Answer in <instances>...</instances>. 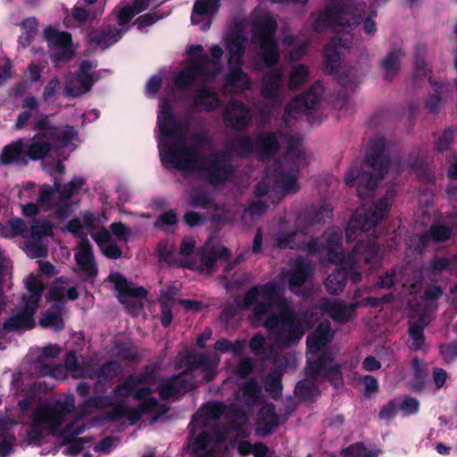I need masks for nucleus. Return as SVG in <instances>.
<instances>
[{
	"mask_svg": "<svg viewBox=\"0 0 457 457\" xmlns=\"http://www.w3.org/2000/svg\"><path fill=\"white\" fill-rule=\"evenodd\" d=\"M73 408L74 402L70 397L62 402L46 401L41 403L33 414L32 426L27 437L28 442L37 444L47 431L59 435L64 439L82 433L85 426L80 424V420H76L64 430L60 429L67 414Z\"/></svg>",
	"mask_w": 457,
	"mask_h": 457,
	"instance_id": "4",
	"label": "nucleus"
},
{
	"mask_svg": "<svg viewBox=\"0 0 457 457\" xmlns=\"http://www.w3.org/2000/svg\"><path fill=\"white\" fill-rule=\"evenodd\" d=\"M99 76L93 74H80L75 72L71 79L65 81L63 95L67 98H78L88 93Z\"/></svg>",
	"mask_w": 457,
	"mask_h": 457,
	"instance_id": "17",
	"label": "nucleus"
},
{
	"mask_svg": "<svg viewBox=\"0 0 457 457\" xmlns=\"http://www.w3.org/2000/svg\"><path fill=\"white\" fill-rule=\"evenodd\" d=\"M309 75L308 67L299 64L294 67L289 75L288 87L290 90H297L300 86L304 84Z\"/></svg>",
	"mask_w": 457,
	"mask_h": 457,
	"instance_id": "42",
	"label": "nucleus"
},
{
	"mask_svg": "<svg viewBox=\"0 0 457 457\" xmlns=\"http://www.w3.org/2000/svg\"><path fill=\"white\" fill-rule=\"evenodd\" d=\"M277 30V21L271 16H265L253 23V41L259 47L256 63L263 68H271L280 60L279 46L276 39Z\"/></svg>",
	"mask_w": 457,
	"mask_h": 457,
	"instance_id": "6",
	"label": "nucleus"
},
{
	"mask_svg": "<svg viewBox=\"0 0 457 457\" xmlns=\"http://www.w3.org/2000/svg\"><path fill=\"white\" fill-rule=\"evenodd\" d=\"M227 148L229 153L245 158L254 152V139L249 135L237 136L228 141Z\"/></svg>",
	"mask_w": 457,
	"mask_h": 457,
	"instance_id": "31",
	"label": "nucleus"
},
{
	"mask_svg": "<svg viewBox=\"0 0 457 457\" xmlns=\"http://www.w3.org/2000/svg\"><path fill=\"white\" fill-rule=\"evenodd\" d=\"M221 71L218 62H212L207 54H200L190 60L174 77V85L179 91H186L198 77L214 79Z\"/></svg>",
	"mask_w": 457,
	"mask_h": 457,
	"instance_id": "11",
	"label": "nucleus"
},
{
	"mask_svg": "<svg viewBox=\"0 0 457 457\" xmlns=\"http://www.w3.org/2000/svg\"><path fill=\"white\" fill-rule=\"evenodd\" d=\"M225 411V407L222 403H208L203 410V413L199 414L193 421V428L197 427L201 423L202 417H205L207 419L216 420L220 418Z\"/></svg>",
	"mask_w": 457,
	"mask_h": 457,
	"instance_id": "44",
	"label": "nucleus"
},
{
	"mask_svg": "<svg viewBox=\"0 0 457 457\" xmlns=\"http://www.w3.org/2000/svg\"><path fill=\"white\" fill-rule=\"evenodd\" d=\"M25 287L27 294L23 296L22 304L17 312L4 323V331L29 329L35 324L33 314L38 307L44 285L38 276L30 274L25 280Z\"/></svg>",
	"mask_w": 457,
	"mask_h": 457,
	"instance_id": "10",
	"label": "nucleus"
},
{
	"mask_svg": "<svg viewBox=\"0 0 457 457\" xmlns=\"http://www.w3.org/2000/svg\"><path fill=\"white\" fill-rule=\"evenodd\" d=\"M243 391V397L245 398L244 401L247 405H249L256 399V394L258 392L256 382L254 380H250L246 382L245 385L244 386Z\"/></svg>",
	"mask_w": 457,
	"mask_h": 457,
	"instance_id": "61",
	"label": "nucleus"
},
{
	"mask_svg": "<svg viewBox=\"0 0 457 457\" xmlns=\"http://www.w3.org/2000/svg\"><path fill=\"white\" fill-rule=\"evenodd\" d=\"M323 94V86L316 81L308 91L295 96L286 107L285 116H291L292 112H306L312 110L320 103Z\"/></svg>",
	"mask_w": 457,
	"mask_h": 457,
	"instance_id": "16",
	"label": "nucleus"
},
{
	"mask_svg": "<svg viewBox=\"0 0 457 457\" xmlns=\"http://www.w3.org/2000/svg\"><path fill=\"white\" fill-rule=\"evenodd\" d=\"M86 179L82 177H74L71 181L64 185H61L54 178V186L51 187L44 184L38 190V195L36 200L46 201L52 200L54 190L59 192L60 198L58 200H70L74 195L78 194L79 190L86 185Z\"/></svg>",
	"mask_w": 457,
	"mask_h": 457,
	"instance_id": "15",
	"label": "nucleus"
},
{
	"mask_svg": "<svg viewBox=\"0 0 457 457\" xmlns=\"http://www.w3.org/2000/svg\"><path fill=\"white\" fill-rule=\"evenodd\" d=\"M157 126L158 149L162 165L179 171L196 170L200 160L199 147L188 143L183 134H179L187 126L177 119L173 107L167 99L162 100L160 104Z\"/></svg>",
	"mask_w": 457,
	"mask_h": 457,
	"instance_id": "2",
	"label": "nucleus"
},
{
	"mask_svg": "<svg viewBox=\"0 0 457 457\" xmlns=\"http://www.w3.org/2000/svg\"><path fill=\"white\" fill-rule=\"evenodd\" d=\"M364 160L365 166L370 170L353 164L345 175V185L350 187H356L360 200L370 197L388 172L391 158L386 153V140L384 137H376L370 140Z\"/></svg>",
	"mask_w": 457,
	"mask_h": 457,
	"instance_id": "3",
	"label": "nucleus"
},
{
	"mask_svg": "<svg viewBox=\"0 0 457 457\" xmlns=\"http://www.w3.org/2000/svg\"><path fill=\"white\" fill-rule=\"evenodd\" d=\"M37 193V185L33 182H28L22 188L19 189L18 196L20 199L36 200Z\"/></svg>",
	"mask_w": 457,
	"mask_h": 457,
	"instance_id": "62",
	"label": "nucleus"
},
{
	"mask_svg": "<svg viewBox=\"0 0 457 457\" xmlns=\"http://www.w3.org/2000/svg\"><path fill=\"white\" fill-rule=\"evenodd\" d=\"M220 6V0H195L191 13V23L201 22L200 16H213Z\"/></svg>",
	"mask_w": 457,
	"mask_h": 457,
	"instance_id": "32",
	"label": "nucleus"
},
{
	"mask_svg": "<svg viewBox=\"0 0 457 457\" xmlns=\"http://www.w3.org/2000/svg\"><path fill=\"white\" fill-rule=\"evenodd\" d=\"M40 325L46 328L59 331L64 328V322L59 312H48L40 319Z\"/></svg>",
	"mask_w": 457,
	"mask_h": 457,
	"instance_id": "47",
	"label": "nucleus"
},
{
	"mask_svg": "<svg viewBox=\"0 0 457 457\" xmlns=\"http://www.w3.org/2000/svg\"><path fill=\"white\" fill-rule=\"evenodd\" d=\"M428 82L433 87L434 92L428 96L424 106L430 113L436 114L439 112L444 104V85L436 82L432 77L428 78Z\"/></svg>",
	"mask_w": 457,
	"mask_h": 457,
	"instance_id": "36",
	"label": "nucleus"
},
{
	"mask_svg": "<svg viewBox=\"0 0 457 457\" xmlns=\"http://www.w3.org/2000/svg\"><path fill=\"white\" fill-rule=\"evenodd\" d=\"M61 81L57 77L52 78L45 86L42 99L46 103H54L60 89Z\"/></svg>",
	"mask_w": 457,
	"mask_h": 457,
	"instance_id": "48",
	"label": "nucleus"
},
{
	"mask_svg": "<svg viewBox=\"0 0 457 457\" xmlns=\"http://www.w3.org/2000/svg\"><path fill=\"white\" fill-rule=\"evenodd\" d=\"M50 235H52V227L47 222L31 228V237L34 240H41L44 237Z\"/></svg>",
	"mask_w": 457,
	"mask_h": 457,
	"instance_id": "60",
	"label": "nucleus"
},
{
	"mask_svg": "<svg viewBox=\"0 0 457 457\" xmlns=\"http://www.w3.org/2000/svg\"><path fill=\"white\" fill-rule=\"evenodd\" d=\"M106 220L104 216L99 217L85 212L82 217V222L78 219H73L68 222L66 228L69 232L79 237L83 235V228H87L106 257L118 259L121 256V250L112 239L109 231L104 228Z\"/></svg>",
	"mask_w": 457,
	"mask_h": 457,
	"instance_id": "9",
	"label": "nucleus"
},
{
	"mask_svg": "<svg viewBox=\"0 0 457 457\" xmlns=\"http://www.w3.org/2000/svg\"><path fill=\"white\" fill-rule=\"evenodd\" d=\"M38 23L35 17H28L21 23V34L19 37L18 42L23 48H27L37 35Z\"/></svg>",
	"mask_w": 457,
	"mask_h": 457,
	"instance_id": "38",
	"label": "nucleus"
},
{
	"mask_svg": "<svg viewBox=\"0 0 457 457\" xmlns=\"http://www.w3.org/2000/svg\"><path fill=\"white\" fill-rule=\"evenodd\" d=\"M245 307L254 304L253 323L259 326L266 318L264 327L278 348L298 342L310 328L306 317L293 312L281 298V289L270 283L261 288H253L244 300Z\"/></svg>",
	"mask_w": 457,
	"mask_h": 457,
	"instance_id": "1",
	"label": "nucleus"
},
{
	"mask_svg": "<svg viewBox=\"0 0 457 457\" xmlns=\"http://www.w3.org/2000/svg\"><path fill=\"white\" fill-rule=\"evenodd\" d=\"M454 129L452 128L445 129L442 135L436 142V149L437 152L443 153L450 148L453 142Z\"/></svg>",
	"mask_w": 457,
	"mask_h": 457,
	"instance_id": "52",
	"label": "nucleus"
},
{
	"mask_svg": "<svg viewBox=\"0 0 457 457\" xmlns=\"http://www.w3.org/2000/svg\"><path fill=\"white\" fill-rule=\"evenodd\" d=\"M44 32L46 38L53 44V47L72 46V37L70 32H60L51 27L46 28Z\"/></svg>",
	"mask_w": 457,
	"mask_h": 457,
	"instance_id": "41",
	"label": "nucleus"
},
{
	"mask_svg": "<svg viewBox=\"0 0 457 457\" xmlns=\"http://www.w3.org/2000/svg\"><path fill=\"white\" fill-rule=\"evenodd\" d=\"M386 206L384 202H364V204L357 209L346 229L349 240L353 239L355 229L368 231L375 227L385 217Z\"/></svg>",
	"mask_w": 457,
	"mask_h": 457,
	"instance_id": "13",
	"label": "nucleus"
},
{
	"mask_svg": "<svg viewBox=\"0 0 457 457\" xmlns=\"http://www.w3.org/2000/svg\"><path fill=\"white\" fill-rule=\"evenodd\" d=\"M259 430L262 435L272 431L278 425V418L274 412V407L267 404L260 411Z\"/></svg>",
	"mask_w": 457,
	"mask_h": 457,
	"instance_id": "40",
	"label": "nucleus"
},
{
	"mask_svg": "<svg viewBox=\"0 0 457 457\" xmlns=\"http://www.w3.org/2000/svg\"><path fill=\"white\" fill-rule=\"evenodd\" d=\"M229 72L225 78V82L230 87H240L242 89H247L250 87V81L245 72L243 71L244 63H228Z\"/></svg>",
	"mask_w": 457,
	"mask_h": 457,
	"instance_id": "35",
	"label": "nucleus"
},
{
	"mask_svg": "<svg viewBox=\"0 0 457 457\" xmlns=\"http://www.w3.org/2000/svg\"><path fill=\"white\" fill-rule=\"evenodd\" d=\"M189 375L184 373L170 379H166L158 385L159 395L162 398L172 396L181 389L187 390L189 387L182 385Z\"/></svg>",
	"mask_w": 457,
	"mask_h": 457,
	"instance_id": "37",
	"label": "nucleus"
},
{
	"mask_svg": "<svg viewBox=\"0 0 457 457\" xmlns=\"http://www.w3.org/2000/svg\"><path fill=\"white\" fill-rule=\"evenodd\" d=\"M177 215L173 211H169L162 214L155 222V226L162 229H168L177 223Z\"/></svg>",
	"mask_w": 457,
	"mask_h": 457,
	"instance_id": "57",
	"label": "nucleus"
},
{
	"mask_svg": "<svg viewBox=\"0 0 457 457\" xmlns=\"http://www.w3.org/2000/svg\"><path fill=\"white\" fill-rule=\"evenodd\" d=\"M109 280L114 284L120 302L124 304L128 310L134 313L141 308V300L146 296V291L144 287H136L129 284L126 279L118 273L111 274Z\"/></svg>",
	"mask_w": 457,
	"mask_h": 457,
	"instance_id": "14",
	"label": "nucleus"
},
{
	"mask_svg": "<svg viewBox=\"0 0 457 457\" xmlns=\"http://www.w3.org/2000/svg\"><path fill=\"white\" fill-rule=\"evenodd\" d=\"M135 15V10L130 5H125L118 12V24L120 26L127 25Z\"/></svg>",
	"mask_w": 457,
	"mask_h": 457,
	"instance_id": "64",
	"label": "nucleus"
},
{
	"mask_svg": "<svg viewBox=\"0 0 457 457\" xmlns=\"http://www.w3.org/2000/svg\"><path fill=\"white\" fill-rule=\"evenodd\" d=\"M279 148L278 133L276 131L261 132L254 139V152L262 161L272 159Z\"/></svg>",
	"mask_w": 457,
	"mask_h": 457,
	"instance_id": "18",
	"label": "nucleus"
},
{
	"mask_svg": "<svg viewBox=\"0 0 457 457\" xmlns=\"http://www.w3.org/2000/svg\"><path fill=\"white\" fill-rule=\"evenodd\" d=\"M27 255L30 258H39L46 254L47 249L43 245H37L34 243H27L25 247Z\"/></svg>",
	"mask_w": 457,
	"mask_h": 457,
	"instance_id": "63",
	"label": "nucleus"
},
{
	"mask_svg": "<svg viewBox=\"0 0 457 457\" xmlns=\"http://www.w3.org/2000/svg\"><path fill=\"white\" fill-rule=\"evenodd\" d=\"M238 450L242 454L252 452L255 457H271L272 455V453L263 444H256L252 445L247 442H244L240 444Z\"/></svg>",
	"mask_w": 457,
	"mask_h": 457,
	"instance_id": "49",
	"label": "nucleus"
},
{
	"mask_svg": "<svg viewBox=\"0 0 457 457\" xmlns=\"http://www.w3.org/2000/svg\"><path fill=\"white\" fill-rule=\"evenodd\" d=\"M193 104L197 110L211 112L218 109L221 102L218 93L213 88L202 86L196 89L193 96Z\"/></svg>",
	"mask_w": 457,
	"mask_h": 457,
	"instance_id": "21",
	"label": "nucleus"
},
{
	"mask_svg": "<svg viewBox=\"0 0 457 457\" xmlns=\"http://www.w3.org/2000/svg\"><path fill=\"white\" fill-rule=\"evenodd\" d=\"M307 276V270L304 267H303V265H300L290 276L289 274H283V279L286 277H289L288 279L290 289L297 293V287H299L305 281Z\"/></svg>",
	"mask_w": 457,
	"mask_h": 457,
	"instance_id": "50",
	"label": "nucleus"
},
{
	"mask_svg": "<svg viewBox=\"0 0 457 457\" xmlns=\"http://www.w3.org/2000/svg\"><path fill=\"white\" fill-rule=\"evenodd\" d=\"M426 55L427 46L421 43L417 44L414 50L413 80L415 82L422 80L431 73L426 62Z\"/></svg>",
	"mask_w": 457,
	"mask_h": 457,
	"instance_id": "33",
	"label": "nucleus"
},
{
	"mask_svg": "<svg viewBox=\"0 0 457 457\" xmlns=\"http://www.w3.org/2000/svg\"><path fill=\"white\" fill-rule=\"evenodd\" d=\"M403 55V53L402 50L393 49L382 60L381 68L385 71L386 79L390 80L398 73L400 69V58Z\"/></svg>",
	"mask_w": 457,
	"mask_h": 457,
	"instance_id": "39",
	"label": "nucleus"
},
{
	"mask_svg": "<svg viewBox=\"0 0 457 457\" xmlns=\"http://www.w3.org/2000/svg\"><path fill=\"white\" fill-rule=\"evenodd\" d=\"M29 161L25 154V144L19 138L4 145L0 153V164L9 166L12 164L28 165Z\"/></svg>",
	"mask_w": 457,
	"mask_h": 457,
	"instance_id": "20",
	"label": "nucleus"
},
{
	"mask_svg": "<svg viewBox=\"0 0 457 457\" xmlns=\"http://www.w3.org/2000/svg\"><path fill=\"white\" fill-rule=\"evenodd\" d=\"M422 328V326L412 324L409 328L410 344L411 346L415 350L420 349L424 343Z\"/></svg>",
	"mask_w": 457,
	"mask_h": 457,
	"instance_id": "53",
	"label": "nucleus"
},
{
	"mask_svg": "<svg viewBox=\"0 0 457 457\" xmlns=\"http://www.w3.org/2000/svg\"><path fill=\"white\" fill-rule=\"evenodd\" d=\"M75 54L72 46L69 47H53L50 58L55 65L71 61Z\"/></svg>",
	"mask_w": 457,
	"mask_h": 457,
	"instance_id": "46",
	"label": "nucleus"
},
{
	"mask_svg": "<svg viewBox=\"0 0 457 457\" xmlns=\"http://www.w3.org/2000/svg\"><path fill=\"white\" fill-rule=\"evenodd\" d=\"M280 183L285 193H295L298 190L297 177L293 173H282Z\"/></svg>",
	"mask_w": 457,
	"mask_h": 457,
	"instance_id": "55",
	"label": "nucleus"
},
{
	"mask_svg": "<svg viewBox=\"0 0 457 457\" xmlns=\"http://www.w3.org/2000/svg\"><path fill=\"white\" fill-rule=\"evenodd\" d=\"M75 260L80 270L88 277H95L97 274L92 245L87 239L82 238L79 242L75 253Z\"/></svg>",
	"mask_w": 457,
	"mask_h": 457,
	"instance_id": "22",
	"label": "nucleus"
},
{
	"mask_svg": "<svg viewBox=\"0 0 457 457\" xmlns=\"http://www.w3.org/2000/svg\"><path fill=\"white\" fill-rule=\"evenodd\" d=\"M224 123L236 131L245 130L250 122L249 111L240 101L231 102L230 107L224 113Z\"/></svg>",
	"mask_w": 457,
	"mask_h": 457,
	"instance_id": "19",
	"label": "nucleus"
},
{
	"mask_svg": "<svg viewBox=\"0 0 457 457\" xmlns=\"http://www.w3.org/2000/svg\"><path fill=\"white\" fill-rule=\"evenodd\" d=\"M345 270H338L336 273L330 274L325 282L328 291L331 294H338L342 292L345 287Z\"/></svg>",
	"mask_w": 457,
	"mask_h": 457,
	"instance_id": "45",
	"label": "nucleus"
},
{
	"mask_svg": "<svg viewBox=\"0 0 457 457\" xmlns=\"http://www.w3.org/2000/svg\"><path fill=\"white\" fill-rule=\"evenodd\" d=\"M47 139L53 142V150L59 154L60 151L66 148L72 140L78 138L79 132L75 127L65 125L62 129L58 127L51 128L46 133Z\"/></svg>",
	"mask_w": 457,
	"mask_h": 457,
	"instance_id": "23",
	"label": "nucleus"
},
{
	"mask_svg": "<svg viewBox=\"0 0 457 457\" xmlns=\"http://www.w3.org/2000/svg\"><path fill=\"white\" fill-rule=\"evenodd\" d=\"M77 297V288L70 283L69 279L64 278L57 279L49 293L50 301L75 300Z\"/></svg>",
	"mask_w": 457,
	"mask_h": 457,
	"instance_id": "30",
	"label": "nucleus"
},
{
	"mask_svg": "<svg viewBox=\"0 0 457 457\" xmlns=\"http://www.w3.org/2000/svg\"><path fill=\"white\" fill-rule=\"evenodd\" d=\"M342 454L345 457H376L375 453L367 451L361 444H355L345 449Z\"/></svg>",
	"mask_w": 457,
	"mask_h": 457,
	"instance_id": "54",
	"label": "nucleus"
},
{
	"mask_svg": "<svg viewBox=\"0 0 457 457\" xmlns=\"http://www.w3.org/2000/svg\"><path fill=\"white\" fill-rule=\"evenodd\" d=\"M67 371H69L72 377L80 378L85 377L86 372L82 370L77 362V358L74 354L70 353L65 360V367H55V368H48L46 367L40 372L42 376H52L55 378L62 379L67 376Z\"/></svg>",
	"mask_w": 457,
	"mask_h": 457,
	"instance_id": "27",
	"label": "nucleus"
},
{
	"mask_svg": "<svg viewBox=\"0 0 457 457\" xmlns=\"http://www.w3.org/2000/svg\"><path fill=\"white\" fill-rule=\"evenodd\" d=\"M30 141V144L25 149L27 159L31 161L42 160L53 150V145L47 139L46 133H37Z\"/></svg>",
	"mask_w": 457,
	"mask_h": 457,
	"instance_id": "26",
	"label": "nucleus"
},
{
	"mask_svg": "<svg viewBox=\"0 0 457 457\" xmlns=\"http://www.w3.org/2000/svg\"><path fill=\"white\" fill-rule=\"evenodd\" d=\"M211 185L218 186L228 182L233 178L236 168L230 163L226 152H219L204 160L197 169Z\"/></svg>",
	"mask_w": 457,
	"mask_h": 457,
	"instance_id": "12",
	"label": "nucleus"
},
{
	"mask_svg": "<svg viewBox=\"0 0 457 457\" xmlns=\"http://www.w3.org/2000/svg\"><path fill=\"white\" fill-rule=\"evenodd\" d=\"M366 4L358 0H328L325 9L319 13L312 24L316 32H322L330 26L353 27L363 24V30L372 35L377 30L373 17L377 15L372 11L365 17Z\"/></svg>",
	"mask_w": 457,
	"mask_h": 457,
	"instance_id": "5",
	"label": "nucleus"
},
{
	"mask_svg": "<svg viewBox=\"0 0 457 457\" xmlns=\"http://www.w3.org/2000/svg\"><path fill=\"white\" fill-rule=\"evenodd\" d=\"M123 36L121 29L115 27L106 29H94L88 34V39L91 43L102 48H107L118 42Z\"/></svg>",
	"mask_w": 457,
	"mask_h": 457,
	"instance_id": "28",
	"label": "nucleus"
},
{
	"mask_svg": "<svg viewBox=\"0 0 457 457\" xmlns=\"http://www.w3.org/2000/svg\"><path fill=\"white\" fill-rule=\"evenodd\" d=\"M324 310L337 321L347 320L353 312L351 307H346L340 303H328L324 306Z\"/></svg>",
	"mask_w": 457,
	"mask_h": 457,
	"instance_id": "43",
	"label": "nucleus"
},
{
	"mask_svg": "<svg viewBox=\"0 0 457 457\" xmlns=\"http://www.w3.org/2000/svg\"><path fill=\"white\" fill-rule=\"evenodd\" d=\"M333 333L328 322L321 323L313 335L307 338L308 369L315 376L327 377L337 387L342 386V378L338 368L330 359L316 361L317 353L332 338Z\"/></svg>",
	"mask_w": 457,
	"mask_h": 457,
	"instance_id": "7",
	"label": "nucleus"
},
{
	"mask_svg": "<svg viewBox=\"0 0 457 457\" xmlns=\"http://www.w3.org/2000/svg\"><path fill=\"white\" fill-rule=\"evenodd\" d=\"M227 431H216L215 438H207L206 435H200L191 442L193 453L198 456L204 453V457H213L214 450L226 438Z\"/></svg>",
	"mask_w": 457,
	"mask_h": 457,
	"instance_id": "25",
	"label": "nucleus"
},
{
	"mask_svg": "<svg viewBox=\"0 0 457 457\" xmlns=\"http://www.w3.org/2000/svg\"><path fill=\"white\" fill-rule=\"evenodd\" d=\"M266 390L270 392V394L273 397H277L281 393V384H280V375L274 374L268 378L266 382Z\"/></svg>",
	"mask_w": 457,
	"mask_h": 457,
	"instance_id": "59",
	"label": "nucleus"
},
{
	"mask_svg": "<svg viewBox=\"0 0 457 457\" xmlns=\"http://www.w3.org/2000/svg\"><path fill=\"white\" fill-rule=\"evenodd\" d=\"M281 79L282 72L279 69L266 73L263 76L261 88L262 97L268 100H276L278 96Z\"/></svg>",
	"mask_w": 457,
	"mask_h": 457,
	"instance_id": "29",
	"label": "nucleus"
},
{
	"mask_svg": "<svg viewBox=\"0 0 457 457\" xmlns=\"http://www.w3.org/2000/svg\"><path fill=\"white\" fill-rule=\"evenodd\" d=\"M347 46L341 38L334 37L324 49V71L328 74H336L341 64V49Z\"/></svg>",
	"mask_w": 457,
	"mask_h": 457,
	"instance_id": "24",
	"label": "nucleus"
},
{
	"mask_svg": "<svg viewBox=\"0 0 457 457\" xmlns=\"http://www.w3.org/2000/svg\"><path fill=\"white\" fill-rule=\"evenodd\" d=\"M112 235L117 240L127 243L132 237L130 228L121 222H114L110 227Z\"/></svg>",
	"mask_w": 457,
	"mask_h": 457,
	"instance_id": "51",
	"label": "nucleus"
},
{
	"mask_svg": "<svg viewBox=\"0 0 457 457\" xmlns=\"http://www.w3.org/2000/svg\"><path fill=\"white\" fill-rule=\"evenodd\" d=\"M114 394L118 397H129L133 395V397L140 403L138 410L120 405L114 408V413L111 419L124 417L129 420L130 424L135 423L142 413L154 411L157 405L156 399L151 395V389L143 384L140 379L134 378L117 386Z\"/></svg>",
	"mask_w": 457,
	"mask_h": 457,
	"instance_id": "8",
	"label": "nucleus"
},
{
	"mask_svg": "<svg viewBox=\"0 0 457 457\" xmlns=\"http://www.w3.org/2000/svg\"><path fill=\"white\" fill-rule=\"evenodd\" d=\"M21 232V221L15 220L5 225H0V233L3 237H10L16 236Z\"/></svg>",
	"mask_w": 457,
	"mask_h": 457,
	"instance_id": "56",
	"label": "nucleus"
},
{
	"mask_svg": "<svg viewBox=\"0 0 457 457\" xmlns=\"http://www.w3.org/2000/svg\"><path fill=\"white\" fill-rule=\"evenodd\" d=\"M247 41L246 37L237 35L227 43V51L229 55L228 63H244Z\"/></svg>",
	"mask_w": 457,
	"mask_h": 457,
	"instance_id": "34",
	"label": "nucleus"
},
{
	"mask_svg": "<svg viewBox=\"0 0 457 457\" xmlns=\"http://www.w3.org/2000/svg\"><path fill=\"white\" fill-rule=\"evenodd\" d=\"M338 242H339V236L337 233L333 234L330 239H328L327 251H328V258L332 262L340 261V259L337 256L340 253H339L340 247L338 245Z\"/></svg>",
	"mask_w": 457,
	"mask_h": 457,
	"instance_id": "58",
	"label": "nucleus"
}]
</instances>
